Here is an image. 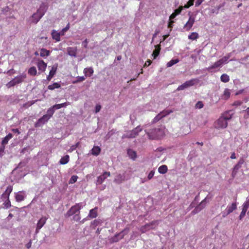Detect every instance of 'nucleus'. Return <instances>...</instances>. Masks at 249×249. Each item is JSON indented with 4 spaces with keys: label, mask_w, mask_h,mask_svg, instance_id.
<instances>
[{
    "label": "nucleus",
    "mask_w": 249,
    "mask_h": 249,
    "mask_svg": "<svg viewBox=\"0 0 249 249\" xmlns=\"http://www.w3.org/2000/svg\"><path fill=\"white\" fill-rule=\"evenodd\" d=\"M47 218L46 217H42L38 221L36 225V232H38V231L42 228V227L45 224Z\"/></svg>",
    "instance_id": "2eb2a0df"
},
{
    "label": "nucleus",
    "mask_w": 249,
    "mask_h": 249,
    "mask_svg": "<svg viewBox=\"0 0 249 249\" xmlns=\"http://www.w3.org/2000/svg\"><path fill=\"white\" fill-rule=\"evenodd\" d=\"M195 0H189L187 3L184 5V8H188L191 6L193 5Z\"/></svg>",
    "instance_id": "a18cd8bd"
},
{
    "label": "nucleus",
    "mask_w": 249,
    "mask_h": 249,
    "mask_svg": "<svg viewBox=\"0 0 249 249\" xmlns=\"http://www.w3.org/2000/svg\"><path fill=\"white\" fill-rule=\"evenodd\" d=\"M28 73L31 75L35 76L37 73V71L36 67H31L28 70Z\"/></svg>",
    "instance_id": "c9c22d12"
},
{
    "label": "nucleus",
    "mask_w": 249,
    "mask_h": 249,
    "mask_svg": "<svg viewBox=\"0 0 249 249\" xmlns=\"http://www.w3.org/2000/svg\"><path fill=\"white\" fill-rule=\"evenodd\" d=\"M126 180V178H125L124 174L121 175L119 174L116 176L114 179V182L117 184H121L123 181H124Z\"/></svg>",
    "instance_id": "4468645a"
},
{
    "label": "nucleus",
    "mask_w": 249,
    "mask_h": 249,
    "mask_svg": "<svg viewBox=\"0 0 249 249\" xmlns=\"http://www.w3.org/2000/svg\"><path fill=\"white\" fill-rule=\"evenodd\" d=\"M231 95V91L228 89H225L224 93L222 96V99L224 100H227L228 99Z\"/></svg>",
    "instance_id": "a878e982"
},
{
    "label": "nucleus",
    "mask_w": 249,
    "mask_h": 249,
    "mask_svg": "<svg viewBox=\"0 0 249 249\" xmlns=\"http://www.w3.org/2000/svg\"><path fill=\"white\" fill-rule=\"evenodd\" d=\"M155 174V171L154 170H152L150 171V172L149 173L147 176V179L148 180H150L152 178Z\"/></svg>",
    "instance_id": "3c124183"
},
{
    "label": "nucleus",
    "mask_w": 249,
    "mask_h": 249,
    "mask_svg": "<svg viewBox=\"0 0 249 249\" xmlns=\"http://www.w3.org/2000/svg\"><path fill=\"white\" fill-rule=\"evenodd\" d=\"M178 62H179V60L178 59H172L171 60H170L169 62H168L167 63V66L168 67H170L172 66L173 65H174V64H177Z\"/></svg>",
    "instance_id": "58836bf2"
},
{
    "label": "nucleus",
    "mask_w": 249,
    "mask_h": 249,
    "mask_svg": "<svg viewBox=\"0 0 249 249\" xmlns=\"http://www.w3.org/2000/svg\"><path fill=\"white\" fill-rule=\"evenodd\" d=\"M37 66L39 71H44L47 67V64L42 60H38L37 63Z\"/></svg>",
    "instance_id": "a211bd4d"
},
{
    "label": "nucleus",
    "mask_w": 249,
    "mask_h": 249,
    "mask_svg": "<svg viewBox=\"0 0 249 249\" xmlns=\"http://www.w3.org/2000/svg\"><path fill=\"white\" fill-rule=\"evenodd\" d=\"M52 38L54 39L56 41L58 42L60 40V36H63V33L61 32H57L54 30H53L52 32Z\"/></svg>",
    "instance_id": "dca6fc26"
},
{
    "label": "nucleus",
    "mask_w": 249,
    "mask_h": 249,
    "mask_svg": "<svg viewBox=\"0 0 249 249\" xmlns=\"http://www.w3.org/2000/svg\"><path fill=\"white\" fill-rule=\"evenodd\" d=\"M203 203H200L199 205H198L196 207L198 208V211H200L201 210H202L203 209V206L201 207V205Z\"/></svg>",
    "instance_id": "774afa93"
},
{
    "label": "nucleus",
    "mask_w": 249,
    "mask_h": 249,
    "mask_svg": "<svg viewBox=\"0 0 249 249\" xmlns=\"http://www.w3.org/2000/svg\"><path fill=\"white\" fill-rule=\"evenodd\" d=\"M24 198L25 196L21 192H19L18 193L16 194L15 196L16 200L18 202L23 201Z\"/></svg>",
    "instance_id": "bb28decb"
},
{
    "label": "nucleus",
    "mask_w": 249,
    "mask_h": 249,
    "mask_svg": "<svg viewBox=\"0 0 249 249\" xmlns=\"http://www.w3.org/2000/svg\"><path fill=\"white\" fill-rule=\"evenodd\" d=\"M245 162V160L243 158H241L238 162H237V163H238L239 165H240L241 166H242Z\"/></svg>",
    "instance_id": "052dcab7"
},
{
    "label": "nucleus",
    "mask_w": 249,
    "mask_h": 249,
    "mask_svg": "<svg viewBox=\"0 0 249 249\" xmlns=\"http://www.w3.org/2000/svg\"><path fill=\"white\" fill-rule=\"evenodd\" d=\"M195 18L190 16L186 24L183 26V29L185 31H189L191 30L195 23Z\"/></svg>",
    "instance_id": "1a4fd4ad"
},
{
    "label": "nucleus",
    "mask_w": 249,
    "mask_h": 249,
    "mask_svg": "<svg viewBox=\"0 0 249 249\" xmlns=\"http://www.w3.org/2000/svg\"><path fill=\"white\" fill-rule=\"evenodd\" d=\"M220 79L224 83L228 82L230 81V77L227 74H223L220 77Z\"/></svg>",
    "instance_id": "473e14b6"
},
{
    "label": "nucleus",
    "mask_w": 249,
    "mask_h": 249,
    "mask_svg": "<svg viewBox=\"0 0 249 249\" xmlns=\"http://www.w3.org/2000/svg\"><path fill=\"white\" fill-rule=\"evenodd\" d=\"M160 45H157L155 46V49L153 51L152 56L155 59L160 54Z\"/></svg>",
    "instance_id": "b1692460"
},
{
    "label": "nucleus",
    "mask_w": 249,
    "mask_h": 249,
    "mask_svg": "<svg viewBox=\"0 0 249 249\" xmlns=\"http://www.w3.org/2000/svg\"><path fill=\"white\" fill-rule=\"evenodd\" d=\"M85 77L84 76H78L76 78V80H75V81H73L72 82V83L73 84H76V83H79V82H82L83 81H84L85 80Z\"/></svg>",
    "instance_id": "79ce46f5"
},
{
    "label": "nucleus",
    "mask_w": 249,
    "mask_h": 249,
    "mask_svg": "<svg viewBox=\"0 0 249 249\" xmlns=\"http://www.w3.org/2000/svg\"><path fill=\"white\" fill-rule=\"evenodd\" d=\"M77 49L76 47H70L67 48L68 54L71 56L75 57L76 56Z\"/></svg>",
    "instance_id": "6ab92c4d"
},
{
    "label": "nucleus",
    "mask_w": 249,
    "mask_h": 249,
    "mask_svg": "<svg viewBox=\"0 0 249 249\" xmlns=\"http://www.w3.org/2000/svg\"><path fill=\"white\" fill-rule=\"evenodd\" d=\"M152 61L150 60H147L144 64V67L149 66L151 65Z\"/></svg>",
    "instance_id": "680f3d73"
},
{
    "label": "nucleus",
    "mask_w": 249,
    "mask_h": 249,
    "mask_svg": "<svg viewBox=\"0 0 249 249\" xmlns=\"http://www.w3.org/2000/svg\"><path fill=\"white\" fill-rule=\"evenodd\" d=\"M229 58V57L224 56V57H222L219 60L222 62V64H223L224 63L227 62V61L228 60Z\"/></svg>",
    "instance_id": "4d7b16f0"
},
{
    "label": "nucleus",
    "mask_w": 249,
    "mask_h": 249,
    "mask_svg": "<svg viewBox=\"0 0 249 249\" xmlns=\"http://www.w3.org/2000/svg\"><path fill=\"white\" fill-rule=\"evenodd\" d=\"M124 231H123L121 232L116 234L113 237H112L110 239V242L111 243L117 242L120 240L123 239L124 236V235L123 234Z\"/></svg>",
    "instance_id": "ddd939ff"
},
{
    "label": "nucleus",
    "mask_w": 249,
    "mask_h": 249,
    "mask_svg": "<svg viewBox=\"0 0 249 249\" xmlns=\"http://www.w3.org/2000/svg\"><path fill=\"white\" fill-rule=\"evenodd\" d=\"M172 111H168L167 110H163L162 111L159 113L153 119V123H155L161 119L163 117L169 114Z\"/></svg>",
    "instance_id": "9b49d317"
},
{
    "label": "nucleus",
    "mask_w": 249,
    "mask_h": 249,
    "mask_svg": "<svg viewBox=\"0 0 249 249\" xmlns=\"http://www.w3.org/2000/svg\"><path fill=\"white\" fill-rule=\"evenodd\" d=\"M127 154L128 155L130 158L133 160H135L137 157L136 152L132 149L127 150Z\"/></svg>",
    "instance_id": "c85d7f7f"
},
{
    "label": "nucleus",
    "mask_w": 249,
    "mask_h": 249,
    "mask_svg": "<svg viewBox=\"0 0 249 249\" xmlns=\"http://www.w3.org/2000/svg\"><path fill=\"white\" fill-rule=\"evenodd\" d=\"M94 72L93 69L92 67L86 68L84 70V73L85 76H90Z\"/></svg>",
    "instance_id": "4be33fe9"
},
{
    "label": "nucleus",
    "mask_w": 249,
    "mask_h": 249,
    "mask_svg": "<svg viewBox=\"0 0 249 249\" xmlns=\"http://www.w3.org/2000/svg\"><path fill=\"white\" fill-rule=\"evenodd\" d=\"M83 208L82 203H76L72 206L66 213V216H71L78 212L80 213V210Z\"/></svg>",
    "instance_id": "0eeeda50"
},
{
    "label": "nucleus",
    "mask_w": 249,
    "mask_h": 249,
    "mask_svg": "<svg viewBox=\"0 0 249 249\" xmlns=\"http://www.w3.org/2000/svg\"><path fill=\"white\" fill-rule=\"evenodd\" d=\"M238 170H235V168H233L231 175L232 178H234L235 177L238 172Z\"/></svg>",
    "instance_id": "864d4df0"
},
{
    "label": "nucleus",
    "mask_w": 249,
    "mask_h": 249,
    "mask_svg": "<svg viewBox=\"0 0 249 249\" xmlns=\"http://www.w3.org/2000/svg\"><path fill=\"white\" fill-rule=\"evenodd\" d=\"M76 149V147H75V146L73 145L71 146L69 151V152H71L75 150Z\"/></svg>",
    "instance_id": "69168bd1"
},
{
    "label": "nucleus",
    "mask_w": 249,
    "mask_h": 249,
    "mask_svg": "<svg viewBox=\"0 0 249 249\" xmlns=\"http://www.w3.org/2000/svg\"><path fill=\"white\" fill-rule=\"evenodd\" d=\"M48 9V6L45 3H42L37 10L36 12L33 14L30 18L32 23L36 24L41 18L45 15Z\"/></svg>",
    "instance_id": "f03ea898"
},
{
    "label": "nucleus",
    "mask_w": 249,
    "mask_h": 249,
    "mask_svg": "<svg viewBox=\"0 0 249 249\" xmlns=\"http://www.w3.org/2000/svg\"><path fill=\"white\" fill-rule=\"evenodd\" d=\"M241 167H242V166L239 165L238 163H237L236 164H235L233 167V168H235V170H239V169H240Z\"/></svg>",
    "instance_id": "e2e57ef3"
},
{
    "label": "nucleus",
    "mask_w": 249,
    "mask_h": 249,
    "mask_svg": "<svg viewBox=\"0 0 249 249\" xmlns=\"http://www.w3.org/2000/svg\"><path fill=\"white\" fill-rule=\"evenodd\" d=\"M199 82V79L197 78H193L190 80L186 81L183 84L178 87L177 90L178 91L182 90L189 87H192Z\"/></svg>",
    "instance_id": "39448f33"
},
{
    "label": "nucleus",
    "mask_w": 249,
    "mask_h": 249,
    "mask_svg": "<svg viewBox=\"0 0 249 249\" xmlns=\"http://www.w3.org/2000/svg\"><path fill=\"white\" fill-rule=\"evenodd\" d=\"M198 37V35L196 32L192 33L189 36V39L191 40H196Z\"/></svg>",
    "instance_id": "e433bc0d"
},
{
    "label": "nucleus",
    "mask_w": 249,
    "mask_h": 249,
    "mask_svg": "<svg viewBox=\"0 0 249 249\" xmlns=\"http://www.w3.org/2000/svg\"><path fill=\"white\" fill-rule=\"evenodd\" d=\"M204 1V0H196V2L195 3V6H199Z\"/></svg>",
    "instance_id": "13d9d810"
},
{
    "label": "nucleus",
    "mask_w": 249,
    "mask_h": 249,
    "mask_svg": "<svg viewBox=\"0 0 249 249\" xmlns=\"http://www.w3.org/2000/svg\"><path fill=\"white\" fill-rule=\"evenodd\" d=\"M142 129L140 126H137L135 129L132 131L128 132L125 135V137L129 138H133L136 137L139 132L142 131Z\"/></svg>",
    "instance_id": "6e6552de"
},
{
    "label": "nucleus",
    "mask_w": 249,
    "mask_h": 249,
    "mask_svg": "<svg viewBox=\"0 0 249 249\" xmlns=\"http://www.w3.org/2000/svg\"><path fill=\"white\" fill-rule=\"evenodd\" d=\"M98 207H95L94 208L91 209L88 214V217L90 218H96L98 216Z\"/></svg>",
    "instance_id": "f3484780"
},
{
    "label": "nucleus",
    "mask_w": 249,
    "mask_h": 249,
    "mask_svg": "<svg viewBox=\"0 0 249 249\" xmlns=\"http://www.w3.org/2000/svg\"><path fill=\"white\" fill-rule=\"evenodd\" d=\"M177 16L176 14L175 13H173L169 17L170 20H172V19H174L176 18Z\"/></svg>",
    "instance_id": "0e129e2a"
},
{
    "label": "nucleus",
    "mask_w": 249,
    "mask_h": 249,
    "mask_svg": "<svg viewBox=\"0 0 249 249\" xmlns=\"http://www.w3.org/2000/svg\"><path fill=\"white\" fill-rule=\"evenodd\" d=\"M183 9V7L182 6H179L178 9H176L174 13H175L176 15H179V14H180V13L181 12L182 10Z\"/></svg>",
    "instance_id": "de8ad7c7"
},
{
    "label": "nucleus",
    "mask_w": 249,
    "mask_h": 249,
    "mask_svg": "<svg viewBox=\"0 0 249 249\" xmlns=\"http://www.w3.org/2000/svg\"><path fill=\"white\" fill-rule=\"evenodd\" d=\"M148 225H149V227H153V226H157L159 224V221L158 220H154L152 221L151 222L148 223Z\"/></svg>",
    "instance_id": "09e8293b"
},
{
    "label": "nucleus",
    "mask_w": 249,
    "mask_h": 249,
    "mask_svg": "<svg viewBox=\"0 0 249 249\" xmlns=\"http://www.w3.org/2000/svg\"><path fill=\"white\" fill-rule=\"evenodd\" d=\"M67 105V103L56 104L55 105H54L52 109H60L61 108L66 107Z\"/></svg>",
    "instance_id": "f704fd0d"
},
{
    "label": "nucleus",
    "mask_w": 249,
    "mask_h": 249,
    "mask_svg": "<svg viewBox=\"0 0 249 249\" xmlns=\"http://www.w3.org/2000/svg\"><path fill=\"white\" fill-rule=\"evenodd\" d=\"M78 178V177L76 175L72 176L69 180V184H73L75 183Z\"/></svg>",
    "instance_id": "c03bdc74"
},
{
    "label": "nucleus",
    "mask_w": 249,
    "mask_h": 249,
    "mask_svg": "<svg viewBox=\"0 0 249 249\" xmlns=\"http://www.w3.org/2000/svg\"><path fill=\"white\" fill-rule=\"evenodd\" d=\"M60 87V84L58 83H54L52 85L48 86V89L50 90H53L55 89H58Z\"/></svg>",
    "instance_id": "72a5a7b5"
},
{
    "label": "nucleus",
    "mask_w": 249,
    "mask_h": 249,
    "mask_svg": "<svg viewBox=\"0 0 249 249\" xmlns=\"http://www.w3.org/2000/svg\"><path fill=\"white\" fill-rule=\"evenodd\" d=\"M70 28L69 23L64 28H63L60 32L61 33H63V35H64V33L67 31Z\"/></svg>",
    "instance_id": "6e6d98bb"
},
{
    "label": "nucleus",
    "mask_w": 249,
    "mask_h": 249,
    "mask_svg": "<svg viewBox=\"0 0 249 249\" xmlns=\"http://www.w3.org/2000/svg\"><path fill=\"white\" fill-rule=\"evenodd\" d=\"M13 137V135L11 133L8 134L6 137H5L1 142V144L3 146L5 147V145L7 144L9 140L11 139Z\"/></svg>",
    "instance_id": "393cba45"
},
{
    "label": "nucleus",
    "mask_w": 249,
    "mask_h": 249,
    "mask_svg": "<svg viewBox=\"0 0 249 249\" xmlns=\"http://www.w3.org/2000/svg\"><path fill=\"white\" fill-rule=\"evenodd\" d=\"M57 68V65H53L52 67L51 70H50L49 72V74H51V76H54V75L55 74L56 70Z\"/></svg>",
    "instance_id": "ea45409f"
},
{
    "label": "nucleus",
    "mask_w": 249,
    "mask_h": 249,
    "mask_svg": "<svg viewBox=\"0 0 249 249\" xmlns=\"http://www.w3.org/2000/svg\"><path fill=\"white\" fill-rule=\"evenodd\" d=\"M26 78V74L23 73L22 74L18 76L11 80L9 82L7 83V86L8 88L14 87L17 84L22 83Z\"/></svg>",
    "instance_id": "423d86ee"
},
{
    "label": "nucleus",
    "mask_w": 249,
    "mask_h": 249,
    "mask_svg": "<svg viewBox=\"0 0 249 249\" xmlns=\"http://www.w3.org/2000/svg\"><path fill=\"white\" fill-rule=\"evenodd\" d=\"M3 205L5 208L8 209L11 206V202L9 199H8L5 201H4Z\"/></svg>",
    "instance_id": "37998d69"
},
{
    "label": "nucleus",
    "mask_w": 249,
    "mask_h": 249,
    "mask_svg": "<svg viewBox=\"0 0 249 249\" xmlns=\"http://www.w3.org/2000/svg\"><path fill=\"white\" fill-rule=\"evenodd\" d=\"M54 113V110H48L46 114L44 115L41 118L38 119L35 124L36 127H38L47 122L48 120L53 116Z\"/></svg>",
    "instance_id": "20e7f679"
},
{
    "label": "nucleus",
    "mask_w": 249,
    "mask_h": 249,
    "mask_svg": "<svg viewBox=\"0 0 249 249\" xmlns=\"http://www.w3.org/2000/svg\"><path fill=\"white\" fill-rule=\"evenodd\" d=\"M222 65V62L219 60L218 61L215 62L213 65H212L211 66L209 67L208 68V70H212L215 68H217L219 67H221Z\"/></svg>",
    "instance_id": "c756f323"
},
{
    "label": "nucleus",
    "mask_w": 249,
    "mask_h": 249,
    "mask_svg": "<svg viewBox=\"0 0 249 249\" xmlns=\"http://www.w3.org/2000/svg\"><path fill=\"white\" fill-rule=\"evenodd\" d=\"M248 209H245V208L243 207L242 212L240 214V218L241 219L243 217H244Z\"/></svg>",
    "instance_id": "8fccbe9b"
},
{
    "label": "nucleus",
    "mask_w": 249,
    "mask_h": 249,
    "mask_svg": "<svg viewBox=\"0 0 249 249\" xmlns=\"http://www.w3.org/2000/svg\"><path fill=\"white\" fill-rule=\"evenodd\" d=\"M88 40L87 39H85V40L82 42V45L85 48H88Z\"/></svg>",
    "instance_id": "bf43d9fd"
},
{
    "label": "nucleus",
    "mask_w": 249,
    "mask_h": 249,
    "mask_svg": "<svg viewBox=\"0 0 249 249\" xmlns=\"http://www.w3.org/2000/svg\"><path fill=\"white\" fill-rule=\"evenodd\" d=\"M237 208V206L236 203H232L231 206H228L226 209V211L227 212V214H230L232 213L234 210H236Z\"/></svg>",
    "instance_id": "412c9836"
},
{
    "label": "nucleus",
    "mask_w": 249,
    "mask_h": 249,
    "mask_svg": "<svg viewBox=\"0 0 249 249\" xmlns=\"http://www.w3.org/2000/svg\"><path fill=\"white\" fill-rule=\"evenodd\" d=\"M164 130L165 127L161 126L150 130L147 132V134L150 139H160L164 135Z\"/></svg>",
    "instance_id": "7ed1b4c3"
},
{
    "label": "nucleus",
    "mask_w": 249,
    "mask_h": 249,
    "mask_svg": "<svg viewBox=\"0 0 249 249\" xmlns=\"http://www.w3.org/2000/svg\"><path fill=\"white\" fill-rule=\"evenodd\" d=\"M69 161V155H66L60 159L59 161V163L61 164H65L67 163Z\"/></svg>",
    "instance_id": "7c9ffc66"
},
{
    "label": "nucleus",
    "mask_w": 249,
    "mask_h": 249,
    "mask_svg": "<svg viewBox=\"0 0 249 249\" xmlns=\"http://www.w3.org/2000/svg\"><path fill=\"white\" fill-rule=\"evenodd\" d=\"M243 102L240 101H235L233 105L235 106L236 107H246V106H244L243 104Z\"/></svg>",
    "instance_id": "4c0bfd02"
},
{
    "label": "nucleus",
    "mask_w": 249,
    "mask_h": 249,
    "mask_svg": "<svg viewBox=\"0 0 249 249\" xmlns=\"http://www.w3.org/2000/svg\"><path fill=\"white\" fill-rule=\"evenodd\" d=\"M50 54V52L44 48H42L40 50V55L41 57H44L48 56Z\"/></svg>",
    "instance_id": "cd10ccee"
},
{
    "label": "nucleus",
    "mask_w": 249,
    "mask_h": 249,
    "mask_svg": "<svg viewBox=\"0 0 249 249\" xmlns=\"http://www.w3.org/2000/svg\"><path fill=\"white\" fill-rule=\"evenodd\" d=\"M243 207L245 209H248L249 208V198L244 202L243 205Z\"/></svg>",
    "instance_id": "603ef678"
},
{
    "label": "nucleus",
    "mask_w": 249,
    "mask_h": 249,
    "mask_svg": "<svg viewBox=\"0 0 249 249\" xmlns=\"http://www.w3.org/2000/svg\"><path fill=\"white\" fill-rule=\"evenodd\" d=\"M101 148L98 146H94L91 149V154L94 156H98L101 152Z\"/></svg>",
    "instance_id": "5701e85b"
},
{
    "label": "nucleus",
    "mask_w": 249,
    "mask_h": 249,
    "mask_svg": "<svg viewBox=\"0 0 249 249\" xmlns=\"http://www.w3.org/2000/svg\"><path fill=\"white\" fill-rule=\"evenodd\" d=\"M228 110L226 111L221 117H219L214 123V126L217 129H224L227 127V121L231 119L233 115L232 111Z\"/></svg>",
    "instance_id": "f257e3e1"
},
{
    "label": "nucleus",
    "mask_w": 249,
    "mask_h": 249,
    "mask_svg": "<svg viewBox=\"0 0 249 249\" xmlns=\"http://www.w3.org/2000/svg\"><path fill=\"white\" fill-rule=\"evenodd\" d=\"M13 190L12 186H8L5 191L2 194L1 198L3 201L9 199V196Z\"/></svg>",
    "instance_id": "f8f14e48"
},
{
    "label": "nucleus",
    "mask_w": 249,
    "mask_h": 249,
    "mask_svg": "<svg viewBox=\"0 0 249 249\" xmlns=\"http://www.w3.org/2000/svg\"><path fill=\"white\" fill-rule=\"evenodd\" d=\"M204 105L201 101H198L196 104V108L200 109L202 108L203 107Z\"/></svg>",
    "instance_id": "49530a36"
},
{
    "label": "nucleus",
    "mask_w": 249,
    "mask_h": 249,
    "mask_svg": "<svg viewBox=\"0 0 249 249\" xmlns=\"http://www.w3.org/2000/svg\"><path fill=\"white\" fill-rule=\"evenodd\" d=\"M110 176V173L109 172L106 171L102 175L99 176L96 180V185L101 184L107 178V177Z\"/></svg>",
    "instance_id": "9d476101"
},
{
    "label": "nucleus",
    "mask_w": 249,
    "mask_h": 249,
    "mask_svg": "<svg viewBox=\"0 0 249 249\" xmlns=\"http://www.w3.org/2000/svg\"><path fill=\"white\" fill-rule=\"evenodd\" d=\"M73 220L75 221H79L81 219L80 213L75 214L73 217Z\"/></svg>",
    "instance_id": "5fc2aeb1"
},
{
    "label": "nucleus",
    "mask_w": 249,
    "mask_h": 249,
    "mask_svg": "<svg viewBox=\"0 0 249 249\" xmlns=\"http://www.w3.org/2000/svg\"><path fill=\"white\" fill-rule=\"evenodd\" d=\"M32 246V241L30 240V241L26 245V247L27 249H30Z\"/></svg>",
    "instance_id": "338daca9"
},
{
    "label": "nucleus",
    "mask_w": 249,
    "mask_h": 249,
    "mask_svg": "<svg viewBox=\"0 0 249 249\" xmlns=\"http://www.w3.org/2000/svg\"><path fill=\"white\" fill-rule=\"evenodd\" d=\"M155 227H149V225L146 224L144 226H142L140 229V231L142 233H145L151 229H154Z\"/></svg>",
    "instance_id": "aec40b11"
},
{
    "label": "nucleus",
    "mask_w": 249,
    "mask_h": 249,
    "mask_svg": "<svg viewBox=\"0 0 249 249\" xmlns=\"http://www.w3.org/2000/svg\"><path fill=\"white\" fill-rule=\"evenodd\" d=\"M158 171L160 174H165L167 171V167L165 165H162L158 168Z\"/></svg>",
    "instance_id": "2f4dec72"
},
{
    "label": "nucleus",
    "mask_w": 249,
    "mask_h": 249,
    "mask_svg": "<svg viewBox=\"0 0 249 249\" xmlns=\"http://www.w3.org/2000/svg\"><path fill=\"white\" fill-rule=\"evenodd\" d=\"M101 223L100 220L95 219L91 222V226L95 228Z\"/></svg>",
    "instance_id": "a19ab883"
}]
</instances>
